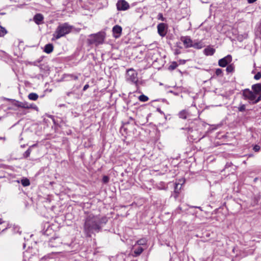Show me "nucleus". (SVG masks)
<instances>
[{
    "mask_svg": "<svg viewBox=\"0 0 261 261\" xmlns=\"http://www.w3.org/2000/svg\"><path fill=\"white\" fill-rule=\"evenodd\" d=\"M204 46L203 43L200 41L198 42H193L192 47L196 49H201Z\"/></svg>",
    "mask_w": 261,
    "mask_h": 261,
    "instance_id": "obj_17",
    "label": "nucleus"
},
{
    "mask_svg": "<svg viewBox=\"0 0 261 261\" xmlns=\"http://www.w3.org/2000/svg\"><path fill=\"white\" fill-rule=\"evenodd\" d=\"M31 149L30 148V147L27 150L25 151V152L23 153V156L25 158L29 157L31 154Z\"/></svg>",
    "mask_w": 261,
    "mask_h": 261,
    "instance_id": "obj_27",
    "label": "nucleus"
},
{
    "mask_svg": "<svg viewBox=\"0 0 261 261\" xmlns=\"http://www.w3.org/2000/svg\"><path fill=\"white\" fill-rule=\"evenodd\" d=\"M89 85L88 84H86L84 86V88H83V90L84 91H85L88 88H89Z\"/></svg>",
    "mask_w": 261,
    "mask_h": 261,
    "instance_id": "obj_36",
    "label": "nucleus"
},
{
    "mask_svg": "<svg viewBox=\"0 0 261 261\" xmlns=\"http://www.w3.org/2000/svg\"><path fill=\"white\" fill-rule=\"evenodd\" d=\"M238 110L240 112H244L246 110V106L245 105H241L240 107H238Z\"/></svg>",
    "mask_w": 261,
    "mask_h": 261,
    "instance_id": "obj_28",
    "label": "nucleus"
},
{
    "mask_svg": "<svg viewBox=\"0 0 261 261\" xmlns=\"http://www.w3.org/2000/svg\"><path fill=\"white\" fill-rule=\"evenodd\" d=\"M62 240L59 237L51 238L48 243L50 247H58L62 244Z\"/></svg>",
    "mask_w": 261,
    "mask_h": 261,
    "instance_id": "obj_6",
    "label": "nucleus"
},
{
    "mask_svg": "<svg viewBox=\"0 0 261 261\" xmlns=\"http://www.w3.org/2000/svg\"><path fill=\"white\" fill-rule=\"evenodd\" d=\"M193 207H196L200 209L201 211H202L201 207L200 206H193Z\"/></svg>",
    "mask_w": 261,
    "mask_h": 261,
    "instance_id": "obj_41",
    "label": "nucleus"
},
{
    "mask_svg": "<svg viewBox=\"0 0 261 261\" xmlns=\"http://www.w3.org/2000/svg\"><path fill=\"white\" fill-rule=\"evenodd\" d=\"M158 19L159 20H161L162 21H164L165 20V18L163 17V15L162 14V13H159L158 15Z\"/></svg>",
    "mask_w": 261,
    "mask_h": 261,
    "instance_id": "obj_31",
    "label": "nucleus"
},
{
    "mask_svg": "<svg viewBox=\"0 0 261 261\" xmlns=\"http://www.w3.org/2000/svg\"><path fill=\"white\" fill-rule=\"evenodd\" d=\"M215 74L217 76H222L223 75L222 70L220 68L216 69Z\"/></svg>",
    "mask_w": 261,
    "mask_h": 261,
    "instance_id": "obj_25",
    "label": "nucleus"
},
{
    "mask_svg": "<svg viewBox=\"0 0 261 261\" xmlns=\"http://www.w3.org/2000/svg\"><path fill=\"white\" fill-rule=\"evenodd\" d=\"M179 185V184H175V192H177V190L178 189V187Z\"/></svg>",
    "mask_w": 261,
    "mask_h": 261,
    "instance_id": "obj_38",
    "label": "nucleus"
},
{
    "mask_svg": "<svg viewBox=\"0 0 261 261\" xmlns=\"http://www.w3.org/2000/svg\"><path fill=\"white\" fill-rule=\"evenodd\" d=\"M181 185L180 186L179 189H181Z\"/></svg>",
    "mask_w": 261,
    "mask_h": 261,
    "instance_id": "obj_43",
    "label": "nucleus"
},
{
    "mask_svg": "<svg viewBox=\"0 0 261 261\" xmlns=\"http://www.w3.org/2000/svg\"><path fill=\"white\" fill-rule=\"evenodd\" d=\"M232 61V57L230 55H227L224 58L220 59L218 62V65L222 67H226Z\"/></svg>",
    "mask_w": 261,
    "mask_h": 261,
    "instance_id": "obj_8",
    "label": "nucleus"
},
{
    "mask_svg": "<svg viewBox=\"0 0 261 261\" xmlns=\"http://www.w3.org/2000/svg\"><path fill=\"white\" fill-rule=\"evenodd\" d=\"M146 243V240L144 239H140L137 242V244L139 245H144Z\"/></svg>",
    "mask_w": 261,
    "mask_h": 261,
    "instance_id": "obj_26",
    "label": "nucleus"
},
{
    "mask_svg": "<svg viewBox=\"0 0 261 261\" xmlns=\"http://www.w3.org/2000/svg\"><path fill=\"white\" fill-rule=\"evenodd\" d=\"M28 98L31 100H36L38 98V95L35 93H31L29 94Z\"/></svg>",
    "mask_w": 261,
    "mask_h": 261,
    "instance_id": "obj_18",
    "label": "nucleus"
},
{
    "mask_svg": "<svg viewBox=\"0 0 261 261\" xmlns=\"http://www.w3.org/2000/svg\"><path fill=\"white\" fill-rule=\"evenodd\" d=\"M105 39V34L103 32H99L96 34H91L88 39L89 44H94L97 46L103 43Z\"/></svg>",
    "mask_w": 261,
    "mask_h": 261,
    "instance_id": "obj_3",
    "label": "nucleus"
},
{
    "mask_svg": "<svg viewBox=\"0 0 261 261\" xmlns=\"http://www.w3.org/2000/svg\"><path fill=\"white\" fill-rule=\"evenodd\" d=\"M21 183L24 187H27L30 185V180L26 178L22 179L21 180Z\"/></svg>",
    "mask_w": 261,
    "mask_h": 261,
    "instance_id": "obj_20",
    "label": "nucleus"
},
{
    "mask_svg": "<svg viewBox=\"0 0 261 261\" xmlns=\"http://www.w3.org/2000/svg\"><path fill=\"white\" fill-rule=\"evenodd\" d=\"M36 146V144H34V145H33L32 146V147H34V146Z\"/></svg>",
    "mask_w": 261,
    "mask_h": 261,
    "instance_id": "obj_42",
    "label": "nucleus"
},
{
    "mask_svg": "<svg viewBox=\"0 0 261 261\" xmlns=\"http://www.w3.org/2000/svg\"><path fill=\"white\" fill-rule=\"evenodd\" d=\"M260 100H261V93H259V96L256 99L255 98L254 101L253 102H252V103H256L258 102H259Z\"/></svg>",
    "mask_w": 261,
    "mask_h": 261,
    "instance_id": "obj_33",
    "label": "nucleus"
},
{
    "mask_svg": "<svg viewBox=\"0 0 261 261\" xmlns=\"http://www.w3.org/2000/svg\"><path fill=\"white\" fill-rule=\"evenodd\" d=\"M17 106L18 107H20V108H24V109H33L36 110L37 109V107L36 105H33V104H30L27 102H19L17 105Z\"/></svg>",
    "mask_w": 261,
    "mask_h": 261,
    "instance_id": "obj_10",
    "label": "nucleus"
},
{
    "mask_svg": "<svg viewBox=\"0 0 261 261\" xmlns=\"http://www.w3.org/2000/svg\"><path fill=\"white\" fill-rule=\"evenodd\" d=\"M181 40L183 42L185 47L189 48L192 47L193 42L189 37H182L181 38Z\"/></svg>",
    "mask_w": 261,
    "mask_h": 261,
    "instance_id": "obj_11",
    "label": "nucleus"
},
{
    "mask_svg": "<svg viewBox=\"0 0 261 261\" xmlns=\"http://www.w3.org/2000/svg\"><path fill=\"white\" fill-rule=\"evenodd\" d=\"M261 78V73L258 72L254 76V79L256 80H258Z\"/></svg>",
    "mask_w": 261,
    "mask_h": 261,
    "instance_id": "obj_30",
    "label": "nucleus"
},
{
    "mask_svg": "<svg viewBox=\"0 0 261 261\" xmlns=\"http://www.w3.org/2000/svg\"><path fill=\"white\" fill-rule=\"evenodd\" d=\"M33 19L36 24H40L42 23L43 16L42 14L38 13L34 16Z\"/></svg>",
    "mask_w": 261,
    "mask_h": 261,
    "instance_id": "obj_13",
    "label": "nucleus"
},
{
    "mask_svg": "<svg viewBox=\"0 0 261 261\" xmlns=\"http://www.w3.org/2000/svg\"><path fill=\"white\" fill-rule=\"evenodd\" d=\"M178 66V64L176 62H173L171 63L169 67V69L173 70Z\"/></svg>",
    "mask_w": 261,
    "mask_h": 261,
    "instance_id": "obj_24",
    "label": "nucleus"
},
{
    "mask_svg": "<svg viewBox=\"0 0 261 261\" xmlns=\"http://www.w3.org/2000/svg\"><path fill=\"white\" fill-rule=\"evenodd\" d=\"M188 112L186 110H182L178 113V116L180 118L186 119L187 117Z\"/></svg>",
    "mask_w": 261,
    "mask_h": 261,
    "instance_id": "obj_19",
    "label": "nucleus"
},
{
    "mask_svg": "<svg viewBox=\"0 0 261 261\" xmlns=\"http://www.w3.org/2000/svg\"><path fill=\"white\" fill-rule=\"evenodd\" d=\"M112 31L114 37L115 38H118L121 36L122 28L118 25H116L113 28Z\"/></svg>",
    "mask_w": 261,
    "mask_h": 261,
    "instance_id": "obj_12",
    "label": "nucleus"
},
{
    "mask_svg": "<svg viewBox=\"0 0 261 261\" xmlns=\"http://www.w3.org/2000/svg\"><path fill=\"white\" fill-rule=\"evenodd\" d=\"M72 26L67 23L60 24L53 34L52 40H57L71 32Z\"/></svg>",
    "mask_w": 261,
    "mask_h": 261,
    "instance_id": "obj_2",
    "label": "nucleus"
},
{
    "mask_svg": "<svg viewBox=\"0 0 261 261\" xmlns=\"http://www.w3.org/2000/svg\"><path fill=\"white\" fill-rule=\"evenodd\" d=\"M109 178L108 176H104L102 178V181L103 183H107L109 182Z\"/></svg>",
    "mask_w": 261,
    "mask_h": 261,
    "instance_id": "obj_32",
    "label": "nucleus"
},
{
    "mask_svg": "<svg viewBox=\"0 0 261 261\" xmlns=\"http://www.w3.org/2000/svg\"><path fill=\"white\" fill-rule=\"evenodd\" d=\"M126 79L128 82L137 84L138 81V73L133 69H129L127 71Z\"/></svg>",
    "mask_w": 261,
    "mask_h": 261,
    "instance_id": "obj_4",
    "label": "nucleus"
},
{
    "mask_svg": "<svg viewBox=\"0 0 261 261\" xmlns=\"http://www.w3.org/2000/svg\"><path fill=\"white\" fill-rule=\"evenodd\" d=\"M54 49V46L52 44H47L45 45L44 49V51L47 54L51 53Z\"/></svg>",
    "mask_w": 261,
    "mask_h": 261,
    "instance_id": "obj_15",
    "label": "nucleus"
},
{
    "mask_svg": "<svg viewBox=\"0 0 261 261\" xmlns=\"http://www.w3.org/2000/svg\"><path fill=\"white\" fill-rule=\"evenodd\" d=\"M215 51V50L212 47H208L204 49V53L206 56H212Z\"/></svg>",
    "mask_w": 261,
    "mask_h": 261,
    "instance_id": "obj_16",
    "label": "nucleus"
},
{
    "mask_svg": "<svg viewBox=\"0 0 261 261\" xmlns=\"http://www.w3.org/2000/svg\"><path fill=\"white\" fill-rule=\"evenodd\" d=\"M252 89L255 94H258L261 93V84H257L252 85Z\"/></svg>",
    "mask_w": 261,
    "mask_h": 261,
    "instance_id": "obj_14",
    "label": "nucleus"
},
{
    "mask_svg": "<svg viewBox=\"0 0 261 261\" xmlns=\"http://www.w3.org/2000/svg\"><path fill=\"white\" fill-rule=\"evenodd\" d=\"M4 222V221L3 220V219L0 218V224H3Z\"/></svg>",
    "mask_w": 261,
    "mask_h": 261,
    "instance_id": "obj_39",
    "label": "nucleus"
},
{
    "mask_svg": "<svg viewBox=\"0 0 261 261\" xmlns=\"http://www.w3.org/2000/svg\"><path fill=\"white\" fill-rule=\"evenodd\" d=\"M72 92H67V95L69 96H70V94H72Z\"/></svg>",
    "mask_w": 261,
    "mask_h": 261,
    "instance_id": "obj_40",
    "label": "nucleus"
},
{
    "mask_svg": "<svg viewBox=\"0 0 261 261\" xmlns=\"http://www.w3.org/2000/svg\"><path fill=\"white\" fill-rule=\"evenodd\" d=\"M7 32L6 30L0 25V35H1L2 34L3 35H4L7 33Z\"/></svg>",
    "mask_w": 261,
    "mask_h": 261,
    "instance_id": "obj_29",
    "label": "nucleus"
},
{
    "mask_svg": "<svg viewBox=\"0 0 261 261\" xmlns=\"http://www.w3.org/2000/svg\"><path fill=\"white\" fill-rule=\"evenodd\" d=\"M107 222L108 218L106 216L89 214L86 218L84 225V231L86 236L91 237L92 233L99 232Z\"/></svg>",
    "mask_w": 261,
    "mask_h": 261,
    "instance_id": "obj_1",
    "label": "nucleus"
},
{
    "mask_svg": "<svg viewBox=\"0 0 261 261\" xmlns=\"http://www.w3.org/2000/svg\"><path fill=\"white\" fill-rule=\"evenodd\" d=\"M116 6L117 9L119 11H125L127 10L129 7L128 3L124 0L118 1Z\"/></svg>",
    "mask_w": 261,
    "mask_h": 261,
    "instance_id": "obj_5",
    "label": "nucleus"
},
{
    "mask_svg": "<svg viewBox=\"0 0 261 261\" xmlns=\"http://www.w3.org/2000/svg\"><path fill=\"white\" fill-rule=\"evenodd\" d=\"M158 33L162 37H164L167 33L166 24L164 23H160L157 26Z\"/></svg>",
    "mask_w": 261,
    "mask_h": 261,
    "instance_id": "obj_9",
    "label": "nucleus"
},
{
    "mask_svg": "<svg viewBox=\"0 0 261 261\" xmlns=\"http://www.w3.org/2000/svg\"><path fill=\"white\" fill-rule=\"evenodd\" d=\"M243 95L246 99H248L253 102L256 98V94L249 89H245L243 93Z\"/></svg>",
    "mask_w": 261,
    "mask_h": 261,
    "instance_id": "obj_7",
    "label": "nucleus"
},
{
    "mask_svg": "<svg viewBox=\"0 0 261 261\" xmlns=\"http://www.w3.org/2000/svg\"><path fill=\"white\" fill-rule=\"evenodd\" d=\"M226 70L228 73L233 72L234 70V66L233 64H230L228 66H227Z\"/></svg>",
    "mask_w": 261,
    "mask_h": 261,
    "instance_id": "obj_21",
    "label": "nucleus"
},
{
    "mask_svg": "<svg viewBox=\"0 0 261 261\" xmlns=\"http://www.w3.org/2000/svg\"><path fill=\"white\" fill-rule=\"evenodd\" d=\"M70 76L74 80H77L79 78L78 76L76 75L71 74Z\"/></svg>",
    "mask_w": 261,
    "mask_h": 261,
    "instance_id": "obj_35",
    "label": "nucleus"
},
{
    "mask_svg": "<svg viewBox=\"0 0 261 261\" xmlns=\"http://www.w3.org/2000/svg\"><path fill=\"white\" fill-rule=\"evenodd\" d=\"M260 149V146L259 145H255L254 147H253V150H254V151L255 152H257V151H258Z\"/></svg>",
    "mask_w": 261,
    "mask_h": 261,
    "instance_id": "obj_34",
    "label": "nucleus"
},
{
    "mask_svg": "<svg viewBox=\"0 0 261 261\" xmlns=\"http://www.w3.org/2000/svg\"><path fill=\"white\" fill-rule=\"evenodd\" d=\"M257 0H247V2L249 4H252L256 2Z\"/></svg>",
    "mask_w": 261,
    "mask_h": 261,
    "instance_id": "obj_37",
    "label": "nucleus"
},
{
    "mask_svg": "<svg viewBox=\"0 0 261 261\" xmlns=\"http://www.w3.org/2000/svg\"><path fill=\"white\" fill-rule=\"evenodd\" d=\"M143 249L141 247H138L134 251V254L135 256H137L141 254L143 252Z\"/></svg>",
    "mask_w": 261,
    "mask_h": 261,
    "instance_id": "obj_22",
    "label": "nucleus"
},
{
    "mask_svg": "<svg viewBox=\"0 0 261 261\" xmlns=\"http://www.w3.org/2000/svg\"><path fill=\"white\" fill-rule=\"evenodd\" d=\"M139 99L141 101L146 102V101H148V97L147 96L142 94V95H141L140 96H139Z\"/></svg>",
    "mask_w": 261,
    "mask_h": 261,
    "instance_id": "obj_23",
    "label": "nucleus"
}]
</instances>
